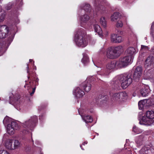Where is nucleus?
Returning a JSON list of instances; mask_svg holds the SVG:
<instances>
[{"label": "nucleus", "mask_w": 154, "mask_h": 154, "mask_svg": "<svg viewBox=\"0 0 154 154\" xmlns=\"http://www.w3.org/2000/svg\"><path fill=\"white\" fill-rule=\"evenodd\" d=\"M37 117L34 116L31 117L30 119L22 123L23 126L25 128L31 130L34 127L35 124L37 122Z\"/></svg>", "instance_id": "obj_3"}, {"label": "nucleus", "mask_w": 154, "mask_h": 154, "mask_svg": "<svg viewBox=\"0 0 154 154\" xmlns=\"http://www.w3.org/2000/svg\"><path fill=\"white\" fill-rule=\"evenodd\" d=\"M0 154H9V153L6 151L4 150H0Z\"/></svg>", "instance_id": "obj_33"}, {"label": "nucleus", "mask_w": 154, "mask_h": 154, "mask_svg": "<svg viewBox=\"0 0 154 154\" xmlns=\"http://www.w3.org/2000/svg\"><path fill=\"white\" fill-rule=\"evenodd\" d=\"M75 95L76 97L80 98L82 97L85 93L83 91L78 87L75 90Z\"/></svg>", "instance_id": "obj_14"}, {"label": "nucleus", "mask_w": 154, "mask_h": 154, "mask_svg": "<svg viewBox=\"0 0 154 154\" xmlns=\"http://www.w3.org/2000/svg\"><path fill=\"white\" fill-rule=\"evenodd\" d=\"M106 56L107 58L113 59L117 57L113 48H109L106 51Z\"/></svg>", "instance_id": "obj_9"}, {"label": "nucleus", "mask_w": 154, "mask_h": 154, "mask_svg": "<svg viewBox=\"0 0 154 154\" xmlns=\"http://www.w3.org/2000/svg\"><path fill=\"white\" fill-rule=\"evenodd\" d=\"M9 32L8 28L4 25L0 26V38H5Z\"/></svg>", "instance_id": "obj_7"}, {"label": "nucleus", "mask_w": 154, "mask_h": 154, "mask_svg": "<svg viewBox=\"0 0 154 154\" xmlns=\"http://www.w3.org/2000/svg\"><path fill=\"white\" fill-rule=\"evenodd\" d=\"M131 60L129 56H126L117 62V66L121 68L125 67L128 65Z\"/></svg>", "instance_id": "obj_4"}, {"label": "nucleus", "mask_w": 154, "mask_h": 154, "mask_svg": "<svg viewBox=\"0 0 154 154\" xmlns=\"http://www.w3.org/2000/svg\"><path fill=\"white\" fill-rule=\"evenodd\" d=\"M150 92V90L148 87H145L142 88L140 91L141 95L143 97H145Z\"/></svg>", "instance_id": "obj_18"}, {"label": "nucleus", "mask_w": 154, "mask_h": 154, "mask_svg": "<svg viewBox=\"0 0 154 154\" xmlns=\"http://www.w3.org/2000/svg\"><path fill=\"white\" fill-rule=\"evenodd\" d=\"M90 17L87 14H85L81 17V20L82 23H85L88 21L89 20Z\"/></svg>", "instance_id": "obj_23"}, {"label": "nucleus", "mask_w": 154, "mask_h": 154, "mask_svg": "<svg viewBox=\"0 0 154 154\" xmlns=\"http://www.w3.org/2000/svg\"><path fill=\"white\" fill-rule=\"evenodd\" d=\"M84 9L86 11H89L91 9L90 6L88 4H86L84 6Z\"/></svg>", "instance_id": "obj_30"}, {"label": "nucleus", "mask_w": 154, "mask_h": 154, "mask_svg": "<svg viewBox=\"0 0 154 154\" xmlns=\"http://www.w3.org/2000/svg\"><path fill=\"white\" fill-rule=\"evenodd\" d=\"M123 23L121 20H118L116 24V26L118 28L121 27L123 26Z\"/></svg>", "instance_id": "obj_31"}, {"label": "nucleus", "mask_w": 154, "mask_h": 154, "mask_svg": "<svg viewBox=\"0 0 154 154\" xmlns=\"http://www.w3.org/2000/svg\"><path fill=\"white\" fill-rule=\"evenodd\" d=\"M153 57H148L145 61L146 64L151 65L153 62Z\"/></svg>", "instance_id": "obj_27"}, {"label": "nucleus", "mask_w": 154, "mask_h": 154, "mask_svg": "<svg viewBox=\"0 0 154 154\" xmlns=\"http://www.w3.org/2000/svg\"><path fill=\"white\" fill-rule=\"evenodd\" d=\"M127 96L126 93L121 92L114 94L112 96L113 100L116 101H119Z\"/></svg>", "instance_id": "obj_6"}, {"label": "nucleus", "mask_w": 154, "mask_h": 154, "mask_svg": "<svg viewBox=\"0 0 154 154\" xmlns=\"http://www.w3.org/2000/svg\"><path fill=\"white\" fill-rule=\"evenodd\" d=\"M100 23L104 27L106 26V21L104 17H102L100 18Z\"/></svg>", "instance_id": "obj_28"}, {"label": "nucleus", "mask_w": 154, "mask_h": 154, "mask_svg": "<svg viewBox=\"0 0 154 154\" xmlns=\"http://www.w3.org/2000/svg\"><path fill=\"white\" fill-rule=\"evenodd\" d=\"M83 119L86 122H92V119L91 116L85 115L82 116Z\"/></svg>", "instance_id": "obj_22"}, {"label": "nucleus", "mask_w": 154, "mask_h": 154, "mask_svg": "<svg viewBox=\"0 0 154 154\" xmlns=\"http://www.w3.org/2000/svg\"><path fill=\"white\" fill-rule=\"evenodd\" d=\"M109 73H110V72H108L107 73H106V75H108L109 74Z\"/></svg>", "instance_id": "obj_38"}, {"label": "nucleus", "mask_w": 154, "mask_h": 154, "mask_svg": "<svg viewBox=\"0 0 154 154\" xmlns=\"http://www.w3.org/2000/svg\"><path fill=\"white\" fill-rule=\"evenodd\" d=\"M89 61V58L87 54H83V57L82 60V62L84 64H85L88 63Z\"/></svg>", "instance_id": "obj_25"}, {"label": "nucleus", "mask_w": 154, "mask_h": 154, "mask_svg": "<svg viewBox=\"0 0 154 154\" xmlns=\"http://www.w3.org/2000/svg\"><path fill=\"white\" fill-rule=\"evenodd\" d=\"M75 41L76 45L79 47H84L87 45L86 36L82 34H79L75 35Z\"/></svg>", "instance_id": "obj_2"}, {"label": "nucleus", "mask_w": 154, "mask_h": 154, "mask_svg": "<svg viewBox=\"0 0 154 154\" xmlns=\"http://www.w3.org/2000/svg\"><path fill=\"white\" fill-rule=\"evenodd\" d=\"M14 146H13V149H18L21 146V143L17 140H14Z\"/></svg>", "instance_id": "obj_21"}, {"label": "nucleus", "mask_w": 154, "mask_h": 154, "mask_svg": "<svg viewBox=\"0 0 154 154\" xmlns=\"http://www.w3.org/2000/svg\"><path fill=\"white\" fill-rule=\"evenodd\" d=\"M119 17V14L118 13H115L111 17V20L112 21L117 20Z\"/></svg>", "instance_id": "obj_26"}, {"label": "nucleus", "mask_w": 154, "mask_h": 154, "mask_svg": "<svg viewBox=\"0 0 154 154\" xmlns=\"http://www.w3.org/2000/svg\"><path fill=\"white\" fill-rule=\"evenodd\" d=\"M94 28L95 32H97L99 34H102V30L100 26L97 24H95L94 25Z\"/></svg>", "instance_id": "obj_24"}, {"label": "nucleus", "mask_w": 154, "mask_h": 154, "mask_svg": "<svg viewBox=\"0 0 154 154\" xmlns=\"http://www.w3.org/2000/svg\"><path fill=\"white\" fill-rule=\"evenodd\" d=\"M145 46L144 45H141V48L143 49L144 48Z\"/></svg>", "instance_id": "obj_37"}, {"label": "nucleus", "mask_w": 154, "mask_h": 154, "mask_svg": "<svg viewBox=\"0 0 154 154\" xmlns=\"http://www.w3.org/2000/svg\"><path fill=\"white\" fill-rule=\"evenodd\" d=\"M118 79L123 89L127 88L132 82V79L130 75H121L118 76Z\"/></svg>", "instance_id": "obj_1"}, {"label": "nucleus", "mask_w": 154, "mask_h": 154, "mask_svg": "<svg viewBox=\"0 0 154 154\" xmlns=\"http://www.w3.org/2000/svg\"><path fill=\"white\" fill-rule=\"evenodd\" d=\"M81 86L86 92H88L91 89V85L87 81L83 82L81 84Z\"/></svg>", "instance_id": "obj_11"}, {"label": "nucleus", "mask_w": 154, "mask_h": 154, "mask_svg": "<svg viewBox=\"0 0 154 154\" xmlns=\"http://www.w3.org/2000/svg\"><path fill=\"white\" fill-rule=\"evenodd\" d=\"M113 48L117 57H119L124 51L123 47L121 45L118 46Z\"/></svg>", "instance_id": "obj_12"}, {"label": "nucleus", "mask_w": 154, "mask_h": 154, "mask_svg": "<svg viewBox=\"0 0 154 154\" xmlns=\"http://www.w3.org/2000/svg\"><path fill=\"white\" fill-rule=\"evenodd\" d=\"M18 129L17 124L16 122H11V124H8L7 125V132L9 134H13L14 130H17Z\"/></svg>", "instance_id": "obj_5"}, {"label": "nucleus", "mask_w": 154, "mask_h": 154, "mask_svg": "<svg viewBox=\"0 0 154 154\" xmlns=\"http://www.w3.org/2000/svg\"><path fill=\"white\" fill-rule=\"evenodd\" d=\"M13 141L12 140L9 139L7 140L5 143L6 148L9 149H13Z\"/></svg>", "instance_id": "obj_16"}, {"label": "nucleus", "mask_w": 154, "mask_h": 154, "mask_svg": "<svg viewBox=\"0 0 154 154\" xmlns=\"http://www.w3.org/2000/svg\"><path fill=\"white\" fill-rule=\"evenodd\" d=\"M137 129L135 127H133V131H134L135 133H136L137 134H138L139 133L137 131Z\"/></svg>", "instance_id": "obj_35"}, {"label": "nucleus", "mask_w": 154, "mask_h": 154, "mask_svg": "<svg viewBox=\"0 0 154 154\" xmlns=\"http://www.w3.org/2000/svg\"><path fill=\"white\" fill-rule=\"evenodd\" d=\"M35 90V88H34L33 89L32 92L30 93V94L31 96H32L34 93Z\"/></svg>", "instance_id": "obj_36"}, {"label": "nucleus", "mask_w": 154, "mask_h": 154, "mask_svg": "<svg viewBox=\"0 0 154 154\" xmlns=\"http://www.w3.org/2000/svg\"><path fill=\"white\" fill-rule=\"evenodd\" d=\"M148 119L147 117H146L144 116H143L141 119V120L140 121L139 123L141 125H149L152 123V122H150Z\"/></svg>", "instance_id": "obj_15"}, {"label": "nucleus", "mask_w": 154, "mask_h": 154, "mask_svg": "<svg viewBox=\"0 0 154 154\" xmlns=\"http://www.w3.org/2000/svg\"><path fill=\"white\" fill-rule=\"evenodd\" d=\"M111 41L113 43H120L122 41L121 36H118L116 34H112L111 38Z\"/></svg>", "instance_id": "obj_10"}, {"label": "nucleus", "mask_w": 154, "mask_h": 154, "mask_svg": "<svg viewBox=\"0 0 154 154\" xmlns=\"http://www.w3.org/2000/svg\"><path fill=\"white\" fill-rule=\"evenodd\" d=\"M40 154H43L42 153H40Z\"/></svg>", "instance_id": "obj_39"}, {"label": "nucleus", "mask_w": 154, "mask_h": 154, "mask_svg": "<svg viewBox=\"0 0 154 154\" xmlns=\"http://www.w3.org/2000/svg\"><path fill=\"white\" fill-rule=\"evenodd\" d=\"M147 102L146 100L140 101L138 104L139 109H142L143 107L147 106L148 105L146 104Z\"/></svg>", "instance_id": "obj_19"}, {"label": "nucleus", "mask_w": 154, "mask_h": 154, "mask_svg": "<svg viewBox=\"0 0 154 154\" xmlns=\"http://www.w3.org/2000/svg\"><path fill=\"white\" fill-rule=\"evenodd\" d=\"M136 50L134 48L132 47L128 48L127 49L126 52V53L128 55L129 58L131 59L133 56L134 55L135 53Z\"/></svg>", "instance_id": "obj_13"}, {"label": "nucleus", "mask_w": 154, "mask_h": 154, "mask_svg": "<svg viewBox=\"0 0 154 154\" xmlns=\"http://www.w3.org/2000/svg\"><path fill=\"white\" fill-rule=\"evenodd\" d=\"M10 120V118L8 117H5L3 120V123L4 124H6L8 123Z\"/></svg>", "instance_id": "obj_32"}, {"label": "nucleus", "mask_w": 154, "mask_h": 154, "mask_svg": "<svg viewBox=\"0 0 154 154\" xmlns=\"http://www.w3.org/2000/svg\"><path fill=\"white\" fill-rule=\"evenodd\" d=\"M146 104L148 105L147 106H151L154 104V100L152 99L146 100Z\"/></svg>", "instance_id": "obj_29"}, {"label": "nucleus", "mask_w": 154, "mask_h": 154, "mask_svg": "<svg viewBox=\"0 0 154 154\" xmlns=\"http://www.w3.org/2000/svg\"><path fill=\"white\" fill-rule=\"evenodd\" d=\"M98 9L99 10H103L104 9V7L102 6V5H99L98 6Z\"/></svg>", "instance_id": "obj_34"}, {"label": "nucleus", "mask_w": 154, "mask_h": 154, "mask_svg": "<svg viewBox=\"0 0 154 154\" xmlns=\"http://www.w3.org/2000/svg\"><path fill=\"white\" fill-rule=\"evenodd\" d=\"M117 66V62L112 61L108 63L106 66L107 70H110L114 69Z\"/></svg>", "instance_id": "obj_17"}, {"label": "nucleus", "mask_w": 154, "mask_h": 154, "mask_svg": "<svg viewBox=\"0 0 154 154\" xmlns=\"http://www.w3.org/2000/svg\"><path fill=\"white\" fill-rule=\"evenodd\" d=\"M142 68L141 66L137 67L134 71L133 77L134 80L137 81L138 80L141 76L142 73Z\"/></svg>", "instance_id": "obj_8"}, {"label": "nucleus", "mask_w": 154, "mask_h": 154, "mask_svg": "<svg viewBox=\"0 0 154 154\" xmlns=\"http://www.w3.org/2000/svg\"><path fill=\"white\" fill-rule=\"evenodd\" d=\"M146 117L150 119H152L154 118V112L152 111H148L146 112Z\"/></svg>", "instance_id": "obj_20"}]
</instances>
